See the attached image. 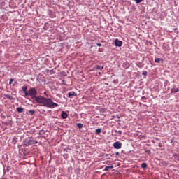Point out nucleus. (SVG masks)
Returning <instances> with one entry per match:
<instances>
[{"label":"nucleus","mask_w":179,"mask_h":179,"mask_svg":"<svg viewBox=\"0 0 179 179\" xmlns=\"http://www.w3.org/2000/svg\"><path fill=\"white\" fill-rule=\"evenodd\" d=\"M27 96H29L34 101L41 105V107H47V108H54L58 107V103L52 101L50 98H45L43 96H37V89L36 87L30 88L28 90Z\"/></svg>","instance_id":"obj_1"},{"label":"nucleus","mask_w":179,"mask_h":179,"mask_svg":"<svg viewBox=\"0 0 179 179\" xmlns=\"http://www.w3.org/2000/svg\"><path fill=\"white\" fill-rule=\"evenodd\" d=\"M37 143H38L37 140H34V138H32L31 137H27L24 139L22 142V146L27 148L29 146H32V145H37Z\"/></svg>","instance_id":"obj_2"},{"label":"nucleus","mask_w":179,"mask_h":179,"mask_svg":"<svg viewBox=\"0 0 179 179\" xmlns=\"http://www.w3.org/2000/svg\"><path fill=\"white\" fill-rule=\"evenodd\" d=\"M178 92H179V87H177V85H176V84H173L171 90V93L176 94V93H178Z\"/></svg>","instance_id":"obj_3"},{"label":"nucleus","mask_w":179,"mask_h":179,"mask_svg":"<svg viewBox=\"0 0 179 179\" xmlns=\"http://www.w3.org/2000/svg\"><path fill=\"white\" fill-rule=\"evenodd\" d=\"M122 147V143L120 141H116L113 143V148H115V149H121Z\"/></svg>","instance_id":"obj_4"},{"label":"nucleus","mask_w":179,"mask_h":179,"mask_svg":"<svg viewBox=\"0 0 179 179\" xmlns=\"http://www.w3.org/2000/svg\"><path fill=\"white\" fill-rule=\"evenodd\" d=\"M115 47H121L122 45V41L118 40V38H116L115 40Z\"/></svg>","instance_id":"obj_5"},{"label":"nucleus","mask_w":179,"mask_h":179,"mask_svg":"<svg viewBox=\"0 0 179 179\" xmlns=\"http://www.w3.org/2000/svg\"><path fill=\"white\" fill-rule=\"evenodd\" d=\"M73 96H76V93H75V92H73V91H71V92H69L68 93V96H67L69 99H73Z\"/></svg>","instance_id":"obj_6"},{"label":"nucleus","mask_w":179,"mask_h":179,"mask_svg":"<svg viewBox=\"0 0 179 179\" xmlns=\"http://www.w3.org/2000/svg\"><path fill=\"white\" fill-rule=\"evenodd\" d=\"M61 117L63 120H66L68 118V113L65 111H62L61 114Z\"/></svg>","instance_id":"obj_7"},{"label":"nucleus","mask_w":179,"mask_h":179,"mask_svg":"<svg viewBox=\"0 0 179 179\" xmlns=\"http://www.w3.org/2000/svg\"><path fill=\"white\" fill-rule=\"evenodd\" d=\"M130 66L131 65L127 62H124L123 65H122V66H123V68H124V69H128V68H129Z\"/></svg>","instance_id":"obj_8"},{"label":"nucleus","mask_w":179,"mask_h":179,"mask_svg":"<svg viewBox=\"0 0 179 179\" xmlns=\"http://www.w3.org/2000/svg\"><path fill=\"white\" fill-rule=\"evenodd\" d=\"M141 167L143 170H146V169H148V164H146V162H143L141 164Z\"/></svg>","instance_id":"obj_9"},{"label":"nucleus","mask_w":179,"mask_h":179,"mask_svg":"<svg viewBox=\"0 0 179 179\" xmlns=\"http://www.w3.org/2000/svg\"><path fill=\"white\" fill-rule=\"evenodd\" d=\"M22 90L24 92L25 96H27V93H28V92H27V86H23L22 87Z\"/></svg>","instance_id":"obj_10"},{"label":"nucleus","mask_w":179,"mask_h":179,"mask_svg":"<svg viewBox=\"0 0 179 179\" xmlns=\"http://www.w3.org/2000/svg\"><path fill=\"white\" fill-rule=\"evenodd\" d=\"M17 143V137L15 136L12 140V144L16 145Z\"/></svg>","instance_id":"obj_11"},{"label":"nucleus","mask_w":179,"mask_h":179,"mask_svg":"<svg viewBox=\"0 0 179 179\" xmlns=\"http://www.w3.org/2000/svg\"><path fill=\"white\" fill-rule=\"evenodd\" d=\"M4 97H6V99H8V100H13V96L9 94H4Z\"/></svg>","instance_id":"obj_12"},{"label":"nucleus","mask_w":179,"mask_h":179,"mask_svg":"<svg viewBox=\"0 0 179 179\" xmlns=\"http://www.w3.org/2000/svg\"><path fill=\"white\" fill-rule=\"evenodd\" d=\"M111 169H114V166H106L104 170L105 171H108V170H111Z\"/></svg>","instance_id":"obj_13"},{"label":"nucleus","mask_w":179,"mask_h":179,"mask_svg":"<svg viewBox=\"0 0 179 179\" xmlns=\"http://www.w3.org/2000/svg\"><path fill=\"white\" fill-rule=\"evenodd\" d=\"M23 108H22V107H18V108H17V113H23Z\"/></svg>","instance_id":"obj_14"},{"label":"nucleus","mask_w":179,"mask_h":179,"mask_svg":"<svg viewBox=\"0 0 179 179\" xmlns=\"http://www.w3.org/2000/svg\"><path fill=\"white\" fill-rule=\"evenodd\" d=\"M141 100V101H143V103H146V100H148V98H146V96H142Z\"/></svg>","instance_id":"obj_15"},{"label":"nucleus","mask_w":179,"mask_h":179,"mask_svg":"<svg viewBox=\"0 0 179 179\" xmlns=\"http://www.w3.org/2000/svg\"><path fill=\"white\" fill-rule=\"evenodd\" d=\"M160 61H163L162 59H160V58H155V62L157 63V64H159V62H160Z\"/></svg>","instance_id":"obj_16"},{"label":"nucleus","mask_w":179,"mask_h":179,"mask_svg":"<svg viewBox=\"0 0 179 179\" xmlns=\"http://www.w3.org/2000/svg\"><path fill=\"white\" fill-rule=\"evenodd\" d=\"M77 127H78V128H79L80 129H81V128H83V124H82V123H78V124H77Z\"/></svg>","instance_id":"obj_17"},{"label":"nucleus","mask_w":179,"mask_h":179,"mask_svg":"<svg viewBox=\"0 0 179 179\" xmlns=\"http://www.w3.org/2000/svg\"><path fill=\"white\" fill-rule=\"evenodd\" d=\"M96 134H97V135H99V134H101V129H96Z\"/></svg>","instance_id":"obj_18"},{"label":"nucleus","mask_w":179,"mask_h":179,"mask_svg":"<svg viewBox=\"0 0 179 179\" xmlns=\"http://www.w3.org/2000/svg\"><path fill=\"white\" fill-rule=\"evenodd\" d=\"M96 69H99V71H103V69H104V66H97Z\"/></svg>","instance_id":"obj_19"},{"label":"nucleus","mask_w":179,"mask_h":179,"mask_svg":"<svg viewBox=\"0 0 179 179\" xmlns=\"http://www.w3.org/2000/svg\"><path fill=\"white\" fill-rule=\"evenodd\" d=\"M29 114H31V115H34V114L36 113V111L34 110H29Z\"/></svg>","instance_id":"obj_20"},{"label":"nucleus","mask_w":179,"mask_h":179,"mask_svg":"<svg viewBox=\"0 0 179 179\" xmlns=\"http://www.w3.org/2000/svg\"><path fill=\"white\" fill-rule=\"evenodd\" d=\"M109 156H110V157H113L114 156V153H113V154H106L105 155V157H108Z\"/></svg>","instance_id":"obj_21"},{"label":"nucleus","mask_w":179,"mask_h":179,"mask_svg":"<svg viewBox=\"0 0 179 179\" xmlns=\"http://www.w3.org/2000/svg\"><path fill=\"white\" fill-rule=\"evenodd\" d=\"M115 132L117 135H121L122 134V131L121 130H115Z\"/></svg>","instance_id":"obj_22"},{"label":"nucleus","mask_w":179,"mask_h":179,"mask_svg":"<svg viewBox=\"0 0 179 179\" xmlns=\"http://www.w3.org/2000/svg\"><path fill=\"white\" fill-rule=\"evenodd\" d=\"M142 75H143V76H148V71H143V73H142Z\"/></svg>","instance_id":"obj_23"},{"label":"nucleus","mask_w":179,"mask_h":179,"mask_svg":"<svg viewBox=\"0 0 179 179\" xmlns=\"http://www.w3.org/2000/svg\"><path fill=\"white\" fill-rule=\"evenodd\" d=\"M173 157L177 158L179 160V154H174Z\"/></svg>","instance_id":"obj_24"},{"label":"nucleus","mask_w":179,"mask_h":179,"mask_svg":"<svg viewBox=\"0 0 179 179\" xmlns=\"http://www.w3.org/2000/svg\"><path fill=\"white\" fill-rule=\"evenodd\" d=\"M12 125V120H8L7 123H6V125Z\"/></svg>","instance_id":"obj_25"},{"label":"nucleus","mask_w":179,"mask_h":179,"mask_svg":"<svg viewBox=\"0 0 179 179\" xmlns=\"http://www.w3.org/2000/svg\"><path fill=\"white\" fill-rule=\"evenodd\" d=\"M45 132H44V130H41L40 132H39V135H44Z\"/></svg>","instance_id":"obj_26"},{"label":"nucleus","mask_w":179,"mask_h":179,"mask_svg":"<svg viewBox=\"0 0 179 179\" xmlns=\"http://www.w3.org/2000/svg\"><path fill=\"white\" fill-rule=\"evenodd\" d=\"M143 0H135L136 3H141Z\"/></svg>","instance_id":"obj_27"},{"label":"nucleus","mask_w":179,"mask_h":179,"mask_svg":"<svg viewBox=\"0 0 179 179\" xmlns=\"http://www.w3.org/2000/svg\"><path fill=\"white\" fill-rule=\"evenodd\" d=\"M13 80H15L13 78L10 79L9 85H12V82H13Z\"/></svg>","instance_id":"obj_28"},{"label":"nucleus","mask_w":179,"mask_h":179,"mask_svg":"<svg viewBox=\"0 0 179 179\" xmlns=\"http://www.w3.org/2000/svg\"><path fill=\"white\" fill-rule=\"evenodd\" d=\"M145 153H148V155H150V150H145Z\"/></svg>","instance_id":"obj_29"},{"label":"nucleus","mask_w":179,"mask_h":179,"mask_svg":"<svg viewBox=\"0 0 179 179\" xmlns=\"http://www.w3.org/2000/svg\"><path fill=\"white\" fill-rule=\"evenodd\" d=\"M115 153L116 156H120V152H116Z\"/></svg>","instance_id":"obj_30"},{"label":"nucleus","mask_w":179,"mask_h":179,"mask_svg":"<svg viewBox=\"0 0 179 179\" xmlns=\"http://www.w3.org/2000/svg\"><path fill=\"white\" fill-rule=\"evenodd\" d=\"M96 45H97L98 47H101V43H96Z\"/></svg>","instance_id":"obj_31"},{"label":"nucleus","mask_w":179,"mask_h":179,"mask_svg":"<svg viewBox=\"0 0 179 179\" xmlns=\"http://www.w3.org/2000/svg\"><path fill=\"white\" fill-rule=\"evenodd\" d=\"M64 157H68V154H64Z\"/></svg>","instance_id":"obj_32"},{"label":"nucleus","mask_w":179,"mask_h":179,"mask_svg":"<svg viewBox=\"0 0 179 179\" xmlns=\"http://www.w3.org/2000/svg\"><path fill=\"white\" fill-rule=\"evenodd\" d=\"M16 82H15L13 84V86H16Z\"/></svg>","instance_id":"obj_33"},{"label":"nucleus","mask_w":179,"mask_h":179,"mask_svg":"<svg viewBox=\"0 0 179 179\" xmlns=\"http://www.w3.org/2000/svg\"><path fill=\"white\" fill-rule=\"evenodd\" d=\"M98 73H99V75H101V72H99Z\"/></svg>","instance_id":"obj_34"},{"label":"nucleus","mask_w":179,"mask_h":179,"mask_svg":"<svg viewBox=\"0 0 179 179\" xmlns=\"http://www.w3.org/2000/svg\"><path fill=\"white\" fill-rule=\"evenodd\" d=\"M9 117H10V115H8V116H7V118H9Z\"/></svg>","instance_id":"obj_35"},{"label":"nucleus","mask_w":179,"mask_h":179,"mask_svg":"<svg viewBox=\"0 0 179 179\" xmlns=\"http://www.w3.org/2000/svg\"><path fill=\"white\" fill-rule=\"evenodd\" d=\"M44 29H45V30H47V28L44 27Z\"/></svg>","instance_id":"obj_36"},{"label":"nucleus","mask_w":179,"mask_h":179,"mask_svg":"<svg viewBox=\"0 0 179 179\" xmlns=\"http://www.w3.org/2000/svg\"><path fill=\"white\" fill-rule=\"evenodd\" d=\"M44 94H47V92H44Z\"/></svg>","instance_id":"obj_37"},{"label":"nucleus","mask_w":179,"mask_h":179,"mask_svg":"<svg viewBox=\"0 0 179 179\" xmlns=\"http://www.w3.org/2000/svg\"><path fill=\"white\" fill-rule=\"evenodd\" d=\"M65 150H66V149H64V151L65 152Z\"/></svg>","instance_id":"obj_38"},{"label":"nucleus","mask_w":179,"mask_h":179,"mask_svg":"<svg viewBox=\"0 0 179 179\" xmlns=\"http://www.w3.org/2000/svg\"><path fill=\"white\" fill-rule=\"evenodd\" d=\"M118 119H120V117H117Z\"/></svg>","instance_id":"obj_39"},{"label":"nucleus","mask_w":179,"mask_h":179,"mask_svg":"<svg viewBox=\"0 0 179 179\" xmlns=\"http://www.w3.org/2000/svg\"><path fill=\"white\" fill-rule=\"evenodd\" d=\"M45 24H47V23L45 24Z\"/></svg>","instance_id":"obj_40"},{"label":"nucleus","mask_w":179,"mask_h":179,"mask_svg":"<svg viewBox=\"0 0 179 179\" xmlns=\"http://www.w3.org/2000/svg\"><path fill=\"white\" fill-rule=\"evenodd\" d=\"M0 127H1V123H0Z\"/></svg>","instance_id":"obj_41"}]
</instances>
